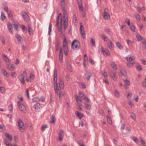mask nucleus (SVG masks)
<instances>
[{
	"label": "nucleus",
	"mask_w": 146,
	"mask_h": 146,
	"mask_svg": "<svg viewBox=\"0 0 146 146\" xmlns=\"http://www.w3.org/2000/svg\"><path fill=\"white\" fill-rule=\"evenodd\" d=\"M48 128V127L47 125H46V124H44V125H43L41 127V131L42 132L44 131H45V129L46 128Z\"/></svg>",
	"instance_id": "nucleus-35"
},
{
	"label": "nucleus",
	"mask_w": 146,
	"mask_h": 146,
	"mask_svg": "<svg viewBox=\"0 0 146 146\" xmlns=\"http://www.w3.org/2000/svg\"><path fill=\"white\" fill-rule=\"evenodd\" d=\"M116 44L118 48L119 49H121L122 48H123V47L121 45V44L120 43V42H117L116 43Z\"/></svg>",
	"instance_id": "nucleus-37"
},
{
	"label": "nucleus",
	"mask_w": 146,
	"mask_h": 146,
	"mask_svg": "<svg viewBox=\"0 0 146 146\" xmlns=\"http://www.w3.org/2000/svg\"><path fill=\"white\" fill-rule=\"evenodd\" d=\"M63 11V18L64 19H68V15L66 11L65 10V9L64 10H62Z\"/></svg>",
	"instance_id": "nucleus-28"
},
{
	"label": "nucleus",
	"mask_w": 146,
	"mask_h": 146,
	"mask_svg": "<svg viewBox=\"0 0 146 146\" xmlns=\"http://www.w3.org/2000/svg\"><path fill=\"white\" fill-rule=\"evenodd\" d=\"M17 104L19 110L25 113L26 111L25 106L23 104H21L19 101H18L17 102Z\"/></svg>",
	"instance_id": "nucleus-7"
},
{
	"label": "nucleus",
	"mask_w": 146,
	"mask_h": 146,
	"mask_svg": "<svg viewBox=\"0 0 146 146\" xmlns=\"http://www.w3.org/2000/svg\"><path fill=\"white\" fill-rule=\"evenodd\" d=\"M23 17L24 19L27 22L28 21L29 19V17L27 14V13H25L23 15Z\"/></svg>",
	"instance_id": "nucleus-17"
},
{
	"label": "nucleus",
	"mask_w": 146,
	"mask_h": 146,
	"mask_svg": "<svg viewBox=\"0 0 146 146\" xmlns=\"http://www.w3.org/2000/svg\"><path fill=\"white\" fill-rule=\"evenodd\" d=\"M65 0H61L60 5L62 10L65 9Z\"/></svg>",
	"instance_id": "nucleus-21"
},
{
	"label": "nucleus",
	"mask_w": 146,
	"mask_h": 146,
	"mask_svg": "<svg viewBox=\"0 0 146 146\" xmlns=\"http://www.w3.org/2000/svg\"><path fill=\"white\" fill-rule=\"evenodd\" d=\"M76 114L77 115L78 117L80 119H81L84 116V115L82 113L77 111H76Z\"/></svg>",
	"instance_id": "nucleus-24"
},
{
	"label": "nucleus",
	"mask_w": 146,
	"mask_h": 146,
	"mask_svg": "<svg viewBox=\"0 0 146 146\" xmlns=\"http://www.w3.org/2000/svg\"><path fill=\"white\" fill-rule=\"evenodd\" d=\"M68 19H64V23L63 25H64V29H66L68 26Z\"/></svg>",
	"instance_id": "nucleus-18"
},
{
	"label": "nucleus",
	"mask_w": 146,
	"mask_h": 146,
	"mask_svg": "<svg viewBox=\"0 0 146 146\" xmlns=\"http://www.w3.org/2000/svg\"><path fill=\"white\" fill-rule=\"evenodd\" d=\"M78 94L81 98L83 100H85V98L86 96L84 95L83 93L81 92H79Z\"/></svg>",
	"instance_id": "nucleus-26"
},
{
	"label": "nucleus",
	"mask_w": 146,
	"mask_h": 146,
	"mask_svg": "<svg viewBox=\"0 0 146 146\" xmlns=\"http://www.w3.org/2000/svg\"><path fill=\"white\" fill-rule=\"evenodd\" d=\"M71 46L73 49L77 50L80 48V43L77 40H74Z\"/></svg>",
	"instance_id": "nucleus-5"
},
{
	"label": "nucleus",
	"mask_w": 146,
	"mask_h": 146,
	"mask_svg": "<svg viewBox=\"0 0 146 146\" xmlns=\"http://www.w3.org/2000/svg\"><path fill=\"white\" fill-rule=\"evenodd\" d=\"M136 67L137 69L141 71L142 70V67L140 64L137 65Z\"/></svg>",
	"instance_id": "nucleus-50"
},
{
	"label": "nucleus",
	"mask_w": 146,
	"mask_h": 146,
	"mask_svg": "<svg viewBox=\"0 0 146 146\" xmlns=\"http://www.w3.org/2000/svg\"><path fill=\"white\" fill-rule=\"evenodd\" d=\"M18 126L20 130L22 132H24L25 128L24 127V125L23 122L20 119H19L18 122Z\"/></svg>",
	"instance_id": "nucleus-6"
},
{
	"label": "nucleus",
	"mask_w": 146,
	"mask_h": 146,
	"mask_svg": "<svg viewBox=\"0 0 146 146\" xmlns=\"http://www.w3.org/2000/svg\"><path fill=\"white\" fill-rule=\"evenodd\" d=\"M127 43L129 46H131L132 45L131 41L129 40H127Z\"/></svg>",
	"instance_id": "nucleus-57"
},
{
	"label": "nucleus",
	"mask_w": 146,
	"mask_h": 146,
	"mask_svg": "<svg viewBox=\"0 0 146 146\" xmlns=\"http://www.w3.org/2000/svg\"><path fill=\"white\" fill-rule=\"evenodd\" d=\"M102 50L103 52L105 53L107 55L109 56L110 55V54L108 50Z\"/></svg>",
	"instance_id": "nucleus-59"
},
{
	"label": "nucleus",
	"mask_w": 146,
	"mask_h": 146,
	"mask_svg": "<svg viewBox=\"0 0 146 146\" xmlns=\"http://www.w3.org/2000/svg\"><path fill=\"white\" fill-rule=\"evenodd\" d=\"M63 46L64 48V53L65 55L67 56L68 54V50L66 41V38L65 36L64 38Z\"/></svg>",
	"instance_id": "nucleus-4"
},
{
	"label": "nucleus",
	"mask_w": 146,
	"mask_h": 146,
	"mask_svg": "<svg viewBox=\"0 0 146 146\" xmlns=\"http://www.w3.org/2000/svg\"><path fill=\"white\" fill-rule=\"evenodd\" d=\"M131 116L133 120L136 119L135 115L134 113H131Z\"/></svg>",
	"instance_id": "nucleus-62"
},
{
	"label": "nucleus",
	"mask_w": 146,
	"mask_h": 146,
	"mask_svg": "<svg viewBox=\"0 0 146 146\" xmlns=\"http://www.w3.org/2000/svg\"><path fill=\"white\" fill-rule=\"evenodd\" d=\"M15 36L16 37L17 40L19 42H21V39H23L22 38L21 36L19 34H17L15 35Z\"/></svg>",
	"instance_id": "nucleus-25"
},
{
	"label": "nucleus",
	"mask_w": 146,
	"mask_h": 146,
	"mask_svg": "<svg viewBox=\"0 0 146 146\" xmlns=\"http://www.w3.org/2000/svg\"><path fill=\"white\" fill-rule=\"evenodd\" d=\"M102 38L105 41H107V37L104 35H101Z\"/></svg>",
	"instance_id": "nucleus-48"
},
{
	"label": "nucleus",
	"mask_w": 146,
	"mask_h": 146,
	"mask_svg": "<svg viewBox=\"0 0 146 146\" xmlns=\"http://www.w3.org/2000/svg\"><path fill=\"white\" fill-rule=\"evenodd\" d=\"M57 71L56 69H55L54 70V84L55 92L56 93H58L59 92V88L62 89L64 86V82L60 80L58 82V84L57 83Z\"/></svg>",
	"instance_id": "nucleus-1"
},
{
	"label": "nucleus",
	"mask_w": 146,
	"mask_h": 146,
	"mask_svg": "<svg viewBox=\"0 0 146 146\" xmlns=\"http://www.w3.org/2000/svg\"><path fill=\"white\" fill-rule=\"evenodd\" d=\"M92 75V74L90 72L87 71L84 74L85 78L88 81H90V78Z\"/></svg>",
	"instance_id": "nucleus-10"
},
{
	"label": "nucleus",
	"mask_w": 146,
	"mask_h": 146,
	"mask_svg": "<svg viewBox=\"0 0 146 146\" xmlns=\"http://www.w3.org/2000/svg\"><path fill=\"white\" fill-rule=\"evenodd\" d=\"M27 73L26 71H24L22 73L20 74L18 76L19 80L23 84L25 83V79L27 77Z\"/></svg>",
	"instance_id": "nucleus-3"
},
{
	"label": "nucleus",
	"mask_w": 146,
	"mask_h": 146,
	"mask_svg": "<svg viewBox=\"0 0 146 146\" xmlns=\"http://www.w3.org/2000/svg\"><path fill=\"white\" fill-rule=\"evenodd\" d=\"M130 27L131 29L133 32H135V27L134 25H132L131 26H129Z\"/></svg>",
	"instance_id": "nucleus-61"
},
{
	"label": "nucleus",
	"mask_w": 146,
	"mask_h": 146,
	"mask_svg": "<svg viewBox=\"0 0 146 146\" xmlns=\"http://www.w3.org/2000/svg\"><path fill=\"white\" fill-rule=\"evenodd\" d=\"M28 31L30 35H33V30L32 29L30 26H29L28 27Z\"/></svg>",
	"instance_id": "nucleus-32"
},
{
	"label": "nucleus",
	"mask_w": 146,
	"mask_h": 146,
	"mask_svg": "<svg viewBox=\"0 0 146 146\" xmlns=\"http://www.w3.org/2000/svg\"><path fill=\"white\" fill-rule=\"evenodd\" d=\"M51 121H50L51 123H53L54 124L55 122V119L54 116L53 115H52L50 117Z\"/></svg>",
	"instance_id": "nucleus-29"
},
{
	"label": "nucleus",
	"mask_w": 146,
	"mask_h": 146,
	"mask_svg": "<svg viewBox=\"0 0 146 146\" xmlns=\"http://www.w3.org/2000/svg\"><path fill=\"white\" fill-rule=\"evenodd\" d=\"M135 57L132 54H129L125 58V59L128 62H130L133 60L135 59Z\"/></svg>",
	"instance_id": "nucleus-9"
},
{
	"label": "nucleus",
	"mask_w": 146,
	"mask_h": 146,
	"mask_svg": "<svg viewBox=\"0 0 146 146\" xmlns=\"http://www.w3.org/2000/svg\"><path fill=\"white\" fill-rule=\"evenodd\" d=\"M62 14L61 13H60L56 19L57 21L56 25L58 26V31H61V33H62V32L61 31L62 27Z\"/></svg>",
	"instance_id": "nucleus-2"
},
{
	"label": "nucleus",
	"mask_w": 146,
	"mask_h": 146,
	"mask_svg": "<svg viewBox=\"0 0 146 146\" xmlns=\"http://www.w3.org/2000/svg\"><path fill=\"white\" fill-rule=\"evenodd\" d=\"M84 104L85 105V107L86 109L89 110H90L91 108V107L90 104L86 103H84Z\"/></svg>",
	"instance_id": "nucleus-38"
},
{
	"label": "nucleus",
	"mask_w": 146,
	"mask_h": 146,
	"mask_svg": "<svg viewBox=\"0 0 146 146\" xmlns=\"http://www.w3.org/2000/svg\"><path fill=\"white\" fill-rule=\"evenodd\" d=\"M125 22L128 25L130 26V20L128 18H126L125 19Z\"/></svg>",
	"instance_id": "nucleus-60"
},
{
	"label": "nucleus",
	"mask_w": 146,
	"mask_h": 146,
	"mask_svg": "<svg viewBox=\"0 0 146 146\" xmlns=\"http://www.w3.org/2000/svg\"><path fill=\"white\" fill-rule=\"evenodd\" d=\"M63 131L61 129L59 133V138L58 139L60 141H61L62 140V139L64 135L63 134Z\"/></svg>",
	"instance_id": "nucleus-15"
},
{
	"label": "nucleus",
	"mask_w": 146,
	"mask_h": 146,
	"mask_svg": "<svg viewBox=\"0 0 146 146\" xmlns=\"http://www.w3.org/2000/svg\"><path fill=\"white\" fill-rule=\"evenodd\" d=\"M90 42L91 43H92L93 44V46L94 47H95V41L93 38H91V39Z\"/></svg>",
	"instance_id": "nucleus-56"
},
{
	"label": "nucleus",
	"mask_w": 146,
	"mask_h": 146,
	"mask_svg": "<svg viewBox=\"0 0 146 146\" xmlns=\"http://www.w3.org/2000/svg\"><path fill=\"white\" fill-rule=\"evenodd\" d=\"M5 135L8 138L9 141H11L12 139V136L9 133H6Z\"/></svg>",
	"instance_id": "nucleus-31"
},
{
	"label": "nucleus",
	"mask_w": 146,
	"mask_h": 146,
	"mask_svg": "<svg viewBox=\"0 0 146 146\" xmlns=\"http://www.w3.org/2000/svg\"><path fill=\"white\" fill-rule=\"evenodd\" d=\"M1 19L3 20V21L6 18V17L5 16V15L4 14H3L2 12H1Z\"/></svg>",
	"instance_id": "nucleus-58"
},
{
	"label": "nucleus",
	"mask_w": 146,
	"mask_h": 146,
	"mask_svg": "<svg viewBox=\"0 0 146 146\" xmlns=\"http://www.w3.org/2000/svg\"><path fill=\"white\" fill-rule=\"evenodd\" d=\"M18 23H15L14 25V29L17 31H19V30L18 29Z\"/></svg>",
	"instance_id": "nucleus-34"
},
{
	"label": "nucleus",
	"mask_w": 146,
	"mask_h": 146,
	"mask_svg": "<svg viewBox=\"0 0 146 146\" xmlns=\"http://www.w3.org/2000/svg\"><path fill=\"white\" fill-rule=\"evenodd\" d=\"M110 74L114 80L116 81L117 80V78L115 72L111 71L110 72Z\"/></svg>",
	"instance_id": "nucleus-14"
},
{
	"label": "nucleus",
	"mask_w": 146,
	"mask_h": 146,
	"mask_svg": "<svg viewBox=\"0 0 146 146\" xmlns=\"http://www.w3.org/2000/svg\"><path fill=\"white\" fill-rule=\"evenodd\" d=\"M77 20V19L75 15H74L73 16V21L74 23H75Z\"/></svg>",
	"instance_id": "nucleus-55"
},
{
	"label": "nucleus",
	"mask_w": 146,
	"mask_h": 146,
	"mask_svg": "<svg viewBox=\"0 0 146 146\" xmlns=\"http://www.w3.org/2000/svg\"><path fill=\"white\" fill-rule=\"evenodd\" d=\"M136 37L138 41L142 40V42L144 40H145V38L141 36L140 35L138 34L136 35Z\"/></svg>",
	"instance_id": "nucleus-19"
},
{
	"label": "nucleus",
	"mask_w": 146,
	"mask_h": 146,
	"mask_svg": "<svg viewBox=\"0 0 146 146\" xmlns=\"http://www.w3.org/2000/svg\"><path fill=\"white\" fill-rule=\"evenodd\" d=\"M120 73L122 75L124 76H125L127 75L126 73L124 70H121Z\"/></svg>",
	"instance_id": "nucleus-46"
},
{
	"label": "nucleus",
	"mask_w": 146,
	"mask_h": 146,
	"mask_svg": "<svg viewBox=\"0 0 146 146\" xmlns=\"http://www.w3.org/2000/svg\"><path fill=\"white\" fill-rule=\"evenodd\" d=\"M107 118L108 121V122L109 124H111L112 123V121L111 119L108 116H107Z\"/></svg>",
	"instance_id": "nucleus-47"
},
{
	"label": "nucleus",
	"mask_w": 146,
	"mask_h": 146,
	"mask_svg": "<svg viewBox=\"0 0 146 146\" xmlns=\"http://www.w3.org/2000/svg\"><path fill=\"white\" fill-rule=\"evenodd\" d=\"M64 88L62 89L61 88H59V92L58 93H56L55 92V94H58V96H59V100H61V98L62 96H64V94L63 93H61L60 92V89H63Z\"/></svg>",
	"instance_id": "nucleus-27"
},
{
	"label": "nucleus",
	"mask_w": 146,
	"mask_h": 146,
	"mask_svg": "<svg viewBox=\"0 0 146 146\" xmlns=\"http://www.w3.org/2000/svg\"><path fill=\"white\" fill-rule=\"evenodd\" d=\"M142 86L143 87L146 89V78H145L144 80L142 82Z\"/></svg>",
	"instance_id": "nucleus-41"
},
{
	"label": "nucleus",
	"mask_w": 146,
	"mask_h": 146,
	"mask_svg": "<svg viewBox=\"0 0 146 146\" xmlns=\"http://www.w3.org/2000/svg\"><path fill=\"white\" fill-rule=\"evenodd\" d=\"M62 58H63V53L62 52V49L61 48L60 49L59 56V60L61 62H62Z\"/></svg>",
	"instance_id": "nucleus-20"
},
{
	"label": "nucleus",
	"mask_w": 146,
	"mask_h": 146,
	"mask_svg": "<svg viewBox=\"0 0 146 146\" xmlns=\"http://www.w3.org/2000/svg\"><path fill=\"white\" fill-rule=\"evenodd\" d=\"M110 15L108 14V9L107 8H105L104 9V12L103 15L104 18V19L106 20L108 18L110 17Z\"/></svg>",
	"instance_id": "nucleus-8"
},
{
	"label": "nucleus",
	"mask_w": 146,
	"mask_h": 146,
	"mask_svg": "<svg viewBox=\"0 0 146 146\" xmlns=\"http://www.w3.org/2000/svg\"><path fill=\"white\" fill-rule=\"evenodd\" d=\"M84 67H85V65L84 64V62H86L88 60V58L87 56V55L86 54H85L84 55Z\"/></svg>",
	"instance_id": "nucleus-53"
},
{
	"label": "nucleus",
	"mask_w": 146,
	"mask_h": 146,
	"mask_svg": "<svg viewBox=\"0 0 146 146\" xmlns=\"http://www.w3.org/2000/svg\"><path fill=\"white\" fill-rule=\"evenodd\" d=\"M39 101V99L37 97H35L32 99V102L35 103Z\"/></svg>",
	"instance_id": "nucleus-39"
},
{
	"label": "nucleus",
	"mask_w": 146,
	"mask_h": 146,
	"mask_svg": "<svg viewBox=\"0 0 146 146\" xmlns=\"http://www.w3.org/2000/svg\"><path fill=\"white\" fill-rule=\"evenodd\" d=\"M51 28H52V25L51 24H50L49 28H48V34L50 35L51 31Z\"/></svg>",
	"instance_id": "nucleus-52"
},
{
	"label": "nucleus",
	"mask_w": 146,
	"mask_h": 146,
	"mask_svg": "<svg viewBox=\"0 0 146 146\" xmlns=\"http://www.w3.org/2000/svg\"><path fill=\"white\" fill-rule=\"evenodd\" d=\"M101 73L104 76L105 78H106L108 77V74L105 70H102L101 71Z\"/></svg>",
	"instance_id": "nucleus-30"
},
{
	"label": "nucleus",
	"mask_w": 146,
	"mask_h": 146,
	"mask_svg": "<svg viewBox=\"0 0 146 146\" xmlns=\"http://www.w3.org/2000/svg\"><path fill=\"white\" fill-rule=\"evenodd\" d=\"M134 62H128L127 63V66L130 67H131L133 66Z\"/></svg>",
	"instance_id": "nucleus-49"
},
{
	"label": "nucleus",
	"mask_w": 146,
	"mask_h": 146,
	"mask_svg": "<svg viewBox=\"0 0 146 146\" xmlns=\"http://www.w3.org/2000/svg\"><path fill=\"white\" fill-rule=\"evenodd\" d=\"M142 43L144 45V47L145 49H146V40H144L142 42Z\"/></svg>",
	"instance_id": "nucleus-63"
},
{
	"label": "nucleus",
	"mask_w": 146,
	"mask_h": 146,
	"mask_svg": "<svg viewBox=\"0 0 146 146\" xmlns=\"http://www.w3.org/2000/svg\"><path fill=\"white\" fill-rule=\"evenodd\" d=\"M34 108L36 110H38L40 108V105L39 104H37L34 106Z\"/></svg>",
	"instance_id": "nucleus-43"
},
{
	"label": "nucleus",
	"mask_w": 146,
	"mask_h": 146,
	"mask_svg": "<svg viewBox=\"0 0 146 146\" xmlns=\"http://www.w3.org/2000/svg\"><path fill=\"white\" fill-rule=\"evenodd\" d=\"M8 68L10 70L13 71L15 67L13 64H9L8 65Z\"/></svg>",
	"instance_id": "nucleus-23"
},
{
	"label": "nucleus",
	"mask_w": 146,
	"mask_h": 146,
	"mask_svg": "<svg viewBox=\"0 0 146 146\" xmlns=\"http://www.w3.org/2000/svg\"><path fill=\"white\" fill-rule=\"evenodd\" d=\"M1 72L4 75H6V76L8 77H9V74L4 69H2L1 70Z\"/></svg>",
	"instance_id": "nucleus-22"
},
{
	"label": "nucleus",
	"mask_w": 146,
	"mask_h": 146,
	"mask_svg": "<svg viewBox=\"0 0 146 146\" xmlns=\"http://www.w3.org/2000/svg\"><path fill=\"white\" fill-rule=\"evenodd\" d=\"M114 94L115 97L119 98V92L116 90H115Z\"/></svg>",
	"instance_id": "nucleus-36"
},
{
	"label": "nucleus",
	"mask_w": 146,
	"mask_h": 146,
	"mask_svg": "<svg viewBox=\"0 0 146 146\" xmlns=\"http://www.w3.org/2000/svg\"><path fill=\"white\" fill-rule=\"evenodd\" d=\"M123 81L125 83V85H126L129 86L130 85V82L127 79L125 80H123Z\"/></svg>",
	"instance_id": "nucleus-45"
},
{
	"label": "nucleus",
	"mask_w": 146,
	"mask_h": 146,
	"mask_svg": "<svg viewBox=\"0 0 146 146\" xmlns=\"http://www.w3.org/2000/svg\"><path fill=\"white\" fill-rule=\"evenodd\" d=\"M135 17L138 21H139L140 19V17L139 15L137 13L136 14L134 15Z\"/></svg>",
	"instance_id": "nucleus-42"
},
{
	"label": "nucleus",
	"mask_w": 146,
	"mask_h": 146,
	"mask_svg": "<svg viewBox=\"0 0 146 146\" xmlns=\"http://www.w3.org/2000/svg\"><path fill=\"white\" fill-rule=\"evenodd\" d=\"M80 31L81 34H85V32L84 31V29L83 27V26L82 25V23L80 22Z\"/></svg>",
	"instance_id": "nucleus-16"
},
{
	"label": "nucleus",
	"mask_w": 146,
	"mask_h": 146,
	"mask_svg": "<svg viewBox=\"0 0 146 146\" xmlns=\"http://www.w3.org/2000/svg\"><path fill=\"white\" fill-rule=\"evenodd\" d=\"M0 92L2 93H5V90L4 88L2 87H0Z\"/></svg>",
	"instance_id": "nucleus-51"
},
{
	"label": "nucleus",
	"mask_w": 146,
	"mask_h": 146,
	"mask_svg": "<svg viewBox=\"0 0 146 146\" xmlns=\"http://www.w3.org/2000/svg\"><path fill=\"white\" fill-rule=\"evenodd\" d=\"M135 8L137 9V10L139 11V13H141V8H140L139 6H137L136 7H135Z\"/></svg>",
	"instance_id": "nucleus-64"
},
{
	"label": "nucleus",
	"mask_w": 146,
	"mask_h": 146,
	"mask_svg": "<svg viewBox=\"0 0 146 146\" xmlns=\"http://www.w3.org/2000/svg\"><path fill=\"white\" fill-rule=\"evenodd\" d=\"M8 15L9 17H10V18H11V19H12V15L11 13V12L10 11L7 12Z\"/></svg>",
	"instance_id": "nucleus-54"
},
{
	"label": "nucleus",
	"mask_w": 146,
	"mask_h": 146,
	"mask_svg": "<svg viewBox=\"0 0 146 146\" xmlns=\"http://www.w3.org/2000/svg\"><path fill=\"white\" fill-rule=\"evenodd\" d=\"M111 66L113 69H115L116 70L117 69L116 65L114 63H112L111 64Z\"/></svg>",
	"instance_id": "nucleus-44"
},
{
	"label": "nucleus",
	"mask_w": 146,
	"mask_h": 146,
	"mask_svg": "<svg viewBox=\"0 0 146 146\" xmlns=\"http://www.w3.org/2000/svg\"><path fill=\"white\" fill-rule=\"evenodd\" d=\"M75 98L77 103L78 105L79 106H80L82 105V101L80 99V97H79L77 96H75Z\"/></svg>",
	"instance_id": "nucleus-12"
},
{
	"label": "nucleus",
	"mask_w": 146,
	"mask_h": 146,
	"mask_svg": "<svg viewBox=\"0 0 146 146\" xmlns=\"http://www.w3.org/2000/svg\"><path fill=\"white\" fill-rule=\"evenodd\" d=\"M56 51H58L59 48V43L58 42H57L55 44Z\"/></svg>",
	"instance_id": "nucleus-40"
},
{
	"label": "nucleus",
	"mask_w": 146,
	"mask_h": 146,
	"mask_svg": "<svg viewBox=\"0 0 146 146\" xmlns=\"http://www.w3.org/2000/svg\"><path fill=\"white\" fill-rule=\"evenodd\" d=\"M77 1L79 9L81 11H82L83 9V7L82 5V0H77Z\"/></svg>",
	"instance_id": "nucleus-11"
},
{
	"label": "nucleus",
	"mask_w": 146,
	"mask_h": 146,
	"mask_svg": "<svg viewBox=\"0 0 146 146\" xmlns=\"http://www.w3.org/2000/svg\"><path fill=\"white\" fill-rule=\"evenodd\" d=\"M107 44L109 48L111 50H112L113 49L114 45L113 44L111 40H108V42L107 43Z\"/></svg>",
	"instance_id": "nucleus-13"
},
{
	"label": "nucleus",
	"mask_w": 146,
	"mask_h": 146,
	"mask_svg": "<svg viewBox=\"0 0 146 146\" xmlns=\"http://www.w3.org/2000/svg\"><path fill=\"white\" fill-rule=\"evenodd\" d=\"M3 56L4 57L3 60L5 61L7 63L9 62V60L7 56L3 54Z\"/></svg>",
	"instance_id": "nucleus-33"
}]
</instances>
